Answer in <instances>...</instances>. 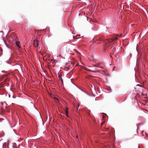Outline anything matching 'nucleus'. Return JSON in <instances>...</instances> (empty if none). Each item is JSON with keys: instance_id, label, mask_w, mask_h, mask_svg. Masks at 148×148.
I'll use <instances>...</instances> for the list:
<instances>
[{"instance_id": "f257e3e1", "label": "nucleus", "mask_w": 148, "mask_h": 148, "mask_svg": "<svg viewBox=\"0 0 148 148\" xmlns=\"http://www.w3.org/2000/svg\"><path fill=\"white\" fill-rule=\"evenodd\" d=\"M118 39L117 36H116L114 38L109 39L107 40L105 47L108 49H111L113 45V43H114Z\"/></svg>"}, {"instance_id": "f03ea898", "label": "nucleus", "mask_w": 148, "mask_h": 148, "mask_svg": "<svg viewBox=\"0 0 148 148\" xmlns=\"http://www.w3.org/2000/svg\"><path fill=\"white\" fill-rule=\"evenodd\" d=\"M81 67L82 68H83L84 69H85V70H86L89 71H90V72H92L94 73H97V72H99V70H97V69L96 70H92L90 69H87L85 67H84V66H81Z\"/></svg>"}, {"instance_id": "7ed1b4c3", "label": "nucleus", "mask_w": 148, "mask_h": 148, "mask_svg": "<svg viewBox=\"0 0 148 148\" xmlns=\"http://www.w3.org/2000/svg\"><path fill=\"white\" fill-rule=\"evenodd\" d=\"M33 44L35 47H37L38 45V41L37 40H34V41Z\"/></svg>"}, {"instance_id": "20e7f679", "label": "nucleus", "mask_w": 148, "mask_h": 148, "mask_svg": "<svg viewBox=\"0 0 148 148\" xmlns=\"http://www.w3.org/2000/svg\"><path fill=\"white\" fill-rule=\"evenodd\" d=\"M42 47L41 46L40 47V46H39V47H38L37 48V50L38 51V52L39 51V52H40V51L42 50Z\"/></svg>"}, {"instance_id": "39448f33", "label": "nucleus", "mask_w": 148, "mask_h": 148, "mask_svg": "<svg viewBox=\"0 0 148 148\" xmlns=\"http://www.w3.org/2000/svg\"><path fill=\"white\" fill-rule=\"evenodd\" d=\"M19 43H20L19 42L16 41V44L18 47L20 48V46L19 45Z\"/></svg>"}, {"instance_id": "423d86ee", "label": "nucleus", "mask_w": 148, "mask_h": 148, "mask_svg": "<svg viewBox=\"0 0 148 148\" xmlns=\"http://www.w3.org/2000/svg\"><path fill=\"white\" fill-rule=\"evenodd\" d=\"M68 110L69 108H68L66 107L65 110V113H68Z\"/></svg>"}, {"instance_id": "0eeeda50", "label": "nucleus", "mask_w": 148, "mask_h": 148, "mask_svg": "<svg viewBox=\"0 0 148 148\" xmlns=\"http://www.w3.org/2000/svg\"><path fill=\"white\" fill-rule=\"evenodd\" d=\"M55 101L57 103H59V100L58 98H56L55 100Z\"/></svg>"}, {"instance_id": "6e6552de", "label": "nucleus", "mask_w": 148, "mask_h": 148, "mask_svg": "<svg viewBox=\"0 0 148 148\" xmlns=\"http://www.w3.org/2000/svg\"><path fill=\"white\" fill-rule=\"evenodd\" d=\"M3 40L4 42V43H5V45H6V47H8V45H7V44L6 43V42H5V40H4V38H3Z\"/></svg>"}, {"instance_id": "1a4fd4ad", "label": "nucleus", "mask_w": 148, "mask_h": 148, "mask_svg": "<svg viewBox=\"0 0 148 148\" xmlns=\"http://www.w3.org/2000/svg\"><path fill=\"white\" fill-rule=\"evenodd\" d=\"M52 97L53 98L54 100H55L56 98H56L55 96L54 95H53V96H52Z\"/></svg>"}, {"instance_id": "9d476101", "label": "nucleus", "mask_w": 148, "mask_h": 148, "mask_svg": "<svg viewBox=\"0 0 148 148\" xmlns=\"http://www.w3.org/2000/svg\"><path fill=\"white\" fill-rule=\"evenodd\" d=\"M52 97L53 98L54 100H55L56 98H56L55 96L54 95H53V96H52Z\"/></svg>"}, {"instance_id": "9b49d317", "label": "nucleus", "mask_w": 148, "mask_h": 148, "mask_svg": "<svg viewBox=\"0 0 148 148\" xmlns=\"http://www.w3.org/2000/svg\"><path fill=\"white\" fill-rule=\"evenodd\" d=\"M18 147L19 148H21V147H23L22 146L20 145H18Z\"/></svg>"}, {"instance_id": "f8f14e48", "label": "nucleus", "mask_w": 148, "mask_h": 148, "mask_svg": "<svg viewBox=\"0 0 148 148\" xmlns=\"http://www.w3.org/2000/svg\"><path fill=\"white\" fill-rule=\"evenodd\" d=\"M103 39L101 38H99V39H97V40H99L100 41H101L103 40Z\"/></svg>"}, {"instance_id": "ddd939ff", "label": "nucleus", "mask_w": 148, "mask_h": 148, "mask_svg": "<svg viewBox=\"0 0 148 148\" xmlns=\"http://www.w3.org/2000/svg\"><path fill=\"white\" fill-rule=\"evenodd\" d=\"M11 92H12V93H11V94H12V95H14V94L13 92H12V91H11ZM12 98H15V97H13V96H12Z\"/></svg>"}, {"instance_id": "4468645a", "label": "nucleus", "mask_w": 148, "mask_h": 148, "mask_svg": "<svg viewBox=\"0 0 148 148\" xmlns=\"http://www.w3.org/2000/svg\"><path fill=\"white\" fill-rule=\"evenodd\" d=\"M65 114L67 117H69L68 115V113H65Z\"/></svg>"}, {"instance_id": "2eb2a0df", "label": "nucleus", "mask_w": 148, "mask_h": 148, "mask_svg": "<svg viewBox=\"0 0 148 148\" xmlns=\"http://www.w3.org/2000/svg\"><path fill=\"white\" fill-rule=\"evenodd\" d=\"M8 97L9 98H10V94H9L8 95Z\"/></svg>"}, {"instance_id": "dca6fc26", "label": "nucleus", "mask_w": 148, "mask_h": 148, "mask_svg": "<svg viewBox=\"0 0 148 148\" xmlns=\"http://www.w3.org/2000/svg\"><path fill=\"white\" fill-rule=\"evenodd\" d=\"M0 32V33H3V35L4 33H3V32L2 31H1Z\"/></svg>"}, {"instance_id": "f3484780", "label": "nucleus", "mask_w": 148, "mask_h": 148, "mask_svg": "<svg viewBox=\"0 0 148 148\" xmlns=\"http://www.w3.org/2000/svg\"><path fill=\"white\" fill-rule=\"evenodd\" d=\"M137 86H141L139 84H138L137 85Z\"/></svg>"}, {"instance_id": "a211bd4d", "label": "nucleus", "mask_w": 148, "mask_h": 148, "mask_svg": "<svg viewBox=\"0 0 148 148\" xmlns=\"http://www.w3.org/2000/svg\"><path fill=\"white\" fill-rule=\"evenodd\" d=\"M67 64H66V68H69V67H68V66H67Z\"/></svg>"}, {"instance_id": "6ab92c4d", "label": "nucleus", "mask_w": 148, "mask_h": 148, "mask_svg": "<svg viewBox=\"0 0 148 148\" xmlns=\"http://www.w3.org/2000/svg\"><path fill=\"white\" fill-rule=\"evenodd\" d=\"M97 67H98V66H99V64H97V65H96Z\"/></svg>"}, {"instance_id": "aec40b11", "label": "nucleus", "mask_w": 148, "mask_h": 148, "mask_svg": "<svg viewBox=\"0 0 148 148\" xmlns=\"http://www.w3.org/2000/svg\"><path fill=\"white\" fill-rule=\"evenodd\" d=\"M93 66H96V65H93Z\"/></svg>"}, {"instance_id": "412c9836", "label": "nucleus", "mask_w": 148, "mask_h": 148, "mask_svg": "<svg viewBox=\"0 0 148 148\" xmlns=\"http://www.w3.org/2000/svg\"><path fill=\"white\" fill-rule=\"evenodd\" d=\"M103 123H104L103 122H102V123H101V125H103Z\"/></svg>"}, {"instance_id": "4be33fe9", "label": "nucleus", "mask_w": 148, "mask_h": 148, "mask_svg": "<svg viewBox=\"0 0 148 148\" xmlns=\"http://www.w3.org/2000/svg\"><path fill=\"white\" fill-rule=\"evenodd\" d=\"M6 62L7 63H8V64H10V63L6 61Z\"/></svg>"}, {"instance_id": "5701e85b", "label": "nucleus", "mask_w": 148, "mask_h": 148, "mask_svg": "<svg viewBox=\"0 0 148 148\" xmlns=\"http://www.w3.org/2000/svg\"><path fill=\"white\" fill-rule=\"evenodd\" d=\"M113 50H114V48H113L112 49V51H113Z\"/></svg>"}, {"instance_id": "b1692460", "label": "nucleus", "mask_w": 148, "mask_h": 148, "mask_svg": "<svg viewBox=\"0 0 148 148\" xmlns=\"http://www.w3.org/2000/svg\"><path fill=\"white\" fill-rule=\"evenodd\" d=\"M31 148V147H29V146H28V148Z\"/></svg>"}, {"instance_id": "393cba45", "label": "nucleus", "mask_w": 148, "mask_h": 148, "mask_svg": "<svg viewBox=\"0 0 148 148\" xmlns=\"http://www.w3.org/2000/svg\"><path fill=\"white\" fill-rule=\"evenodd\" d=\"M76 137L77 138H78V137H77V136H76Z\"/></svg>"}, {"instance_id": "a878e982", "label": "nucleus", "mask_w": 148, "mask_h": 148, "mask_svg": "<svg viewBox=\"0 0 148 148\" xmlns=\"http://www.w3.org/2000/svg\"><path fill=\"white\" fill-rule=\"evenodd\" d=\"M27 140V138H26V139H25V140Z\"/></svg>"}, {"instance_id": "bb28decb", "label": "nucleus", "mask_w": 148, "mask_h": 148, "mask_svg": "<svg viewBox=\"0 0 148 148\" xmlns=\"http://www.w3.org/2000/svg\"><path fill=\"white\" fill-rule=\"evenodd\" d=\"M59 76L60 78V75H59Z\"/></svg>"}, {"instance_id": "cd10ccee", "label": "nucleus", "mask_w": 148, "mask_h": 148, "mask_svg": "<svg viewBox=\"0 0 148 148\" xmlns=\"http://www.w3.org/2000/svg\"><path fill=\"white\" fill-rule=\"evenodd\" d=\"M78 65V64H77V65Z\"/></svg>"}]
</instances>
